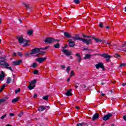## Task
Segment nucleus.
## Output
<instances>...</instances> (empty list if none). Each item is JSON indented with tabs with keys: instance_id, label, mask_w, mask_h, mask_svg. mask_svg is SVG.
<instances>
[{
	"instance_id": "1",
	"label": "nucleus",
	"mask_w": 126,
	"mask_h": 126,
	"mask_svg": "<svg viewBox=\"0 0 126 126\" xmlns=\"http://www.w3.org/2000/svg\"><path fill=\"white\" fill-rule=\"evenodd\" d=\"M49 46H46L45 48H34L32 50V52L30 54H26V57H27L28 56L29 57H30L31 55H34V54H37L38 52H40L39 53L36 54L35 55V57H39L40 55H44L45 54V52L44 51H41V50H47V49H49Z\"/></svg>"
},
{
	"instance_id": "2",
	"label": "nucleus",
	"mask_w": 126,
	"mask_h": 126,
	"mask_svg": "<svg viewBox=\"0 0 126 126\" xmlns=\"http://www.w3.org/2000/svg\"><path fill=\"white\" fill-rule=\"evenodd\" d=\"M72 39H73L74 40H75V41H77L78 40H80V41H82V42L83 43H85L86 44V45H89L90 44H91V39H84V38H81L80 37H79V35H76L75 36H71V37Z\"/></svg>"
},
{
	"instance_id": "3",
	"label": "nucleus",
	"mask_w": 126,
	"mask_h": 126,
	"mask_svg": "<svg viewBox=\"0 0 126 126\" xmlns=\"http://www.w3.org/2000/svg\"><path fill=\"white\" fill-rule=\"evenodd\" d=\"M5 60V58H4V57L0 58V65H3V66H4L5 68H7V69L12 71L11 67H9V64L4 61Z\"/></svg>"
},
{
	"instance_id": "4",
	"label": "nucleus",
	"mask_w": 126,
	"mask_h": 126,
	"mask_svg": "<svg viewBox=\"0 0 126 126\" xmlns=\"http://www.w3.org/2000/svg\"><path fill=\"white\" fill-rule=\"evenodd\" d=\"M18 41L20 44H24L23 47H26V46H29L28 43L30 42V40L24 39L23 37L20 36L18 38Z\"/></svg>"
},
{
	"instance_id": "5",
	"label": "nucleus",
	"mask_w": 126,
	"mask_h": 126,
	"mask_svg": "<svg viewBox=\"0 0 126 126\" xmlns=\"http://www.w3.org/2000/svg\"><path fill=\"white\" fill-rule=\"evenodd\" d=\"M56 41H58V40L55 39L52 37H46L44 42L45 43H49V44H51L52 43H54V42H56Z\"/></svg>"
},
{
	"instance_id": "6",
	"label": "nucleus",
	"mask_w": 126,
	"mask_h": 126,
	"mask_svg": "<svg viewBox=\"0 0 126 126\" xmlns=\"http://www.w3.org/2000/svg\"><path fill=\"white\" fill-rule=\"evenodd\" d=\"M36 82V80H34L30 83V85L28 87V88L30 90H32V89H34V87H35Z\"/></svg>"
},
{
	"instance_id": "7",
	"label": "nucleus",
	"mask_w": 126,
	"mask_h": 126,
	"mask_svg": "<svg viewBox=\"0 0 126 126\" xmlns=\"http://www.w3.org/2000/svg\"><path fill=\"white\" fill-rule=\"evenodd\" d=\"M36 62L39 63H44L45 61H47V58L46 57H41V58H38L35 59Z\"/></svg>"
},
{
	"instance_id": "8",
	"label": "nucleus",
	"mask_w": 126,
	"mask_h": 126,
	"mask_svg": "<svg viewBox=\"0 0 126 126\" xmlns=\"http://www.w3.org/2000/svg\"><path fill=\"white\" fill-rule=\"evenodd\" d=\"M116 48L117 50H119V51H126V44H124L122 46H119L117 47H114Z\"/></svg>"
},
{
	"instance_id": "9",
	"label": "nucleus",
	"mask_w": 126,
	"mask_h": 126,
	"mask_svg": "<svg viewBox=\"0 0 126 126\" xmlns=\"http://www.w3.org/2000/svg\"><path fill=\"white\" fill-rule=\"evenodd\" d=\"M62 51L63 52V53H64V55L67 56H70L71 55V51L64 49V47L63 48Z\"/></svg>"
},
{
	"instance_id": "10",
	"label": "nucleus",
	"mask_w": 126,
	"mask_h": 126,
	"mask_svg": "<svg viewBox=\"0 0 126 126\" xmlns=\"http://www.w3.org/2000/svg\"><path fill=\"white\" fill-rule=\"evenodd\" d=\"M111 117H113V114L112 113H109L107 115H104V116L102 118L103 121H108Z\"/></svg>"
},
{
	"instance_id": "11",
	"label": "nucleus",
	"mask_w": 126,
	"mask_h": 126,
	"mask_svg": "<svg viewBox=\"0 0 126 126\" xmlns=\"http://www.w3.org/2000/svg\"><path fill=\"white\" fill-rule=\"evenodd\" d=\"M101 57H102V58H104V59H107L106 61H110V58H111V56L108 55L107 54H103L100 55Z\"/></svg>"
},
{
	"instance_id": "12",
	"label": "nucleus",
	"mask_w": 126,
	"mask_h": 126,
	"mask_svg": "<svg viewBox=\"0 0 126 126\" xmlns=\"http://www.w3.org/2000/svg\"><path fill=\"white\" fill-rule=\"evenodd\" d=\"M68 42H69V47L73 48V46L75 45V43L74 41H72V40H71V39H69Z\"/></svg>"
},
{
	"instance_id": "13",
	"label": "nucleus",
	"mask_w": 126,
	"mask_h": 126,
	"mask_svg": "<svg viewBox=\"0 0 126 126\" xmlns=\"http://www.w3.org/2000/svg\"><path fill=\"white\" fill-rule=\"evenodd\" d=\"M95 67L97 69H99V68H104V65H103V63H98L95 65Z\"/></svg>"
},
{
	"instance_id": "14",
	"label": "nucleus",
	"mask_w": 126,
	"mask_h": 126,
	"mask_svg": "<svg viewBox=\"0 0 126 126\" xmlns=\"http://www.w3.org/2000/svg\"><path fill=\"white\" fill-rule=\"evenodd\" d=\"M21 63H22V61L21 60L16 61L12 62V64L13 65H19Z\"/></svg>"
},
{
	"instance_id": "15",
	"label": "nucleus",
	"mask_w": 126,
	"mask_h": 126,
	"mask_svg": "<svg viewBox=\"0 0 126 126\" xmlns=\"http://www.w3.org/2000/svg\"><path fill=\"white\" fill-rule=\"evenodd\" d=\"M1 74H0V81H2V80H3L5 75L4 74V72H3V71H1Z\"/></svg>"
},
{
	"instance_id": "16",
	"label": "nucleus",
	"mask_w": 126,
	"mask_h": 126,
	"mask_svg": "<svg viewBox=\"0 0 126 126\" xmlns=\"http://www.w3.org/2000/svg\"><path fill=\"white\" fill-rule=\"evenodd\" d=\"M46 110L45 106H40L38 108V111L39 112H43V111H45Z\"/></svg>"
},
{
	"instance_id": "17",
	"label": "nucleus",
	"mask_w": 126,
	"mask_h": 126,
	"mask_svg": "<svg viewBox=\"0 0 126 126\" xmlns=\"http://www.w3.org/2000/svg\"><path fill=\"white\" fill-rule=\"evenodd\" d=\"M98 118H99V114L95 113L93 116V120L95 121V120H97V119H98Z\"/></svg>"
},
{
	"instance_id": "18",
	"label": "nucleus",
	"mask_w": 126,
	"mask_h": 126,
	"mask_svg": "<svg viewBox=\"0 0 126 126\" xmlns=\"http://www.w3.org/2000/svg\"><path fill=\"white\" fill-rule=\"evenodd\" d=\"M76 57H78V61L80 63V62H81V60H82V59L81 58V56H80V54L79 53H77L76 54Z\"/></svg>"
},
{
	"instance_id": "19",
	"label": "nucleus",
	"mask_w": 126,
	"mask_h": 126,
	"mask_svg": "<svg viewBox=\"0 0 126 126\" xmlns=\"http://www.w3.org/2000/svg\"><path fill=\"white\" fill-rule=\"evenodd\" d=\"M65 95L66 96H71V95H72V94L71 93V90H69L67 91L65 94Z\"/></svg>"
},
{
	"instance_id": "20",
	"label": "nucleus",
	"mask_w": 126,
	"mask_h": 126,
	"mask_svg": "<svg viewBox=\"0 0 126 126\" xmlns=\"http://www.w3.org/2000/svg\"><path fill=\"white\" fill-rule=\"evenodd\" d=\"M93 39H94V40H95V42H96L97 43H102V40L98 38H95L94 37H93Z\"/></svg>"
},
{
	"instance_id": "21",
	"label": "nucleus",
	"mask_w": 126,
	"mask_h": 126,
	"mask_svg": "<svg viewBox=\"0 0 126 126\" xmlns=\"http://www.w3.org/2000/svg\"><path fill=\"white\" fill-rule=\"evenodd\" d=\"M64 36L66 38H71V36H70V34L68 32H64Z\"/></svg>"
},
{
	"instance_id": "22",
	"label": "nucleus",
	"mask_w": 126,
	"mask_h": 126,
	"mask_svg": "<svg viewBox=\"0 0 126 126\" xmlns=\"http://www.w3.org/2000/svg\"><path fill=\"white\" fill-rule=\"evenodd\" d=\"M27 34L28 35H29V36H31V35H32L33 34V30H30L27 31Z\"/></svg>"
},
{
	"instance_id": "23",
	"label": "nucleus",
	"mask_w": 126,
	"mask_h": 126,
	"mask_svg": "<svg viewBox=\"0 0 126 126\" xmlns=\"http://www.w3.org/2000/svg\"><path fill=\"white\" fill-rule=\"evenodd\" d=\"M92 56L90 54H86L84 58V60H89Z\"/></svg>"
},
{
	"instance_id": "24",
	"label": "nucleus",
	"mask_w": 126,
	"mask_h": 126,
	"mask_svg": "<svg viewBox=\"0 0 126 126\" xmlns=\"http://www.w3.org/2000/svg\"><path fill=\"white\" fill-rule=\"evenodd\" d=\"M18 101H19V97H16L12 99V103H16V102H18Z\"/></svg>"
},
{
	"instance_id": "25",
	"label": "nucleus",
	"mask_w": 126,
	"mask_h": 126,
	"mask_svg": "<svg viewBox=\"0 0 126 126\" xmlns=\"http://www.w3.org/2000/svg\"><path fill=\"white\" fill-rule=\"evenodd\" d=\"M10 82H11V78L10 77H8L7 78V81H6V83L7 84H10Z\"/></svg>"
},
{
	"instance_id": "26",
	"label": "nucleus",
	"mask_w": 126,
	"mask_h": 126,
	"mask_svg": "<svg viewBox=\"0 0 126 126\" xmlns=\"http://www.w3.org/2000/svg\"><path fill=\"white\" fill-rule=\"evenodd\" d=\"M53 47L55 48V49H60V43H57L56 44H54Z\"/></svg>"
},
{
	"instance_id": "27",
	"label": "nucleus",
	"mask_w": 126,
	"mask_h": 126,
	"mask_svg": "<svg viewBox=\"0 0 126 126\" xmlns=\"http://www.w3.org/2000/svg\"><path fill=\"white\" fill-rule=\"evenodd\" d=\"M74 75H75L74 71L71 70L70 72V77H72V76H74Z\"/></svg>"
},
{
	"instance_id": "28",
	"label": "nucleus",
	"mask_w": 126,
	"mask_h": 126,
	"mask_svg": "<svg viewBox=\"0 0 126 126\" xmlns=\"http://www.w3.org/2000/svg\"><path fill=\"white\" fill-rule=\"evenodd\" d=\"M5 86H6L5 84H4L2 86L0 90V92L3 91V90L4 89V87H5Z\"/></svg>"
},
{
	"instance_id": "29",
	"label": "nucleus",
	"mask_w": 126,
	"mask_h": 126,
	"mask_svg": "<svg viewBox=\"0 0 126 126\" xmlns=\"http://www.w3.org/2000/svg\"><path fill=\"white\" fill-rule=\"evenodd\" d=\"M115 58H117V59H120L121 58V55H119L118 53H116L114 55Z\"/></svg>"
},
{
	"instance_id": "30",
	"label": "nucleus",
	"mask_w": 126,
	"mask_h": 126,
	"mask_svg": "<svg viewBox=\"0 0 126 126\" xmlns=\"http://www.w3.org/2000/svg\"><path fill=\"white\" fill-rule=\"evenodd\" d=\"M70 71V66H68L66 68V71L68 74Z\"/></svg>"
},
{
	"instance_id": "31",
	"label": "nucleus",
	"mask_w": 126,
	"mask_h": 126,
	"mask_svg": "<svg viewBox=\"0 0 126 126\" xmlns=\"http://www.w3.org/2000/svg\"><path fill=\"white\" fill-rule=\"evenodd\" d=\"M37 63H32V67H33L34 68H35V67H36V66H37Z\"/></svg>"
},
{
	"instance_id": "32",
	"label": "nucleus",
	"mask_w": 126,
	"mask_h": 126,
	"mask_svg": "<svg viewBox=\"0 0 126 126\" xmlns=\"http://www.w3.org/2000/svg\"><path fill=\"white\" fill-rule=\"evenodd\" d=\"M49 98V96L48 95H46V96H44L42 97V99H43V100H48Z\"/></svg>"
},
{
	"instance_id": "33",
	"label": "nucleus",
	"mask_w": 126,
	"mask_h": 126,
	"mask_svg": "<svg viewBox=\"0 0 126 126\" xmlns=\"http://www.w3.org/2000/svg\"><path fill=\"white\" fill-rule=\"evenodd\" d=\"M107 45H109V48L111 49L112 47H111V46H115V44H113V43H107Z\"/></svg>"
},
{
	"instance_id": "34",
	"label": "nucleus",
	"mask_w": 126,
	"mask_h": 126,
	"mask_svg": "<svg viewBox=\"0 0 126 126\" xmlns=\"http://www.w3.org/2000/svg\"><path fill=\"white\" fill-rule=\"evenodd\" d=\"M74 1L75 3H76L77 4H78L80 3V1H79V0H74Z\"/></svg>"
},
{
	"instance_id": "35",
	"label": "nucleus",
	"mask_w": 126,
	"mask_h": 126,
	"mask_svg": "<svg viewBox=\"0 0 126 126\" xmlns=\"http://www.w3.org/2000/svg\"><path fill=\"white\" fill-rule=\"evenodd\" d=\"M20 92V89H18L15 90V94H17V93Z\"/></svg>"
},
{
	"instance_id": "36",
	"label": "nucleus",
	"mask_w": 126,
	"mask_h": 126,
	"mask_svg": "<svg viewBox=\"0 0 126 126\" xmlns=\"http://www.w3.org/2000/svg\"><path fill=\"white\" fill-rule=\"evenodd\" d=\"M38 73H39V71H38L37 70H35L33 71V74H38Z\"/></svg>"
},
{
	"instance_id": "37",
	"label": "nucleus",
	"mask_w": 126,
	"mask_h": 126,
	"mask_svg": "<svg viewBox=\"0 0 126 126\" xmlns=\"http://www.w3.org/2000/svg\"><path fill=\"white\" fill-rule=\"evenodd\" d=\"M122 66H126V63H122L120 65V67H122Z\"/></svg>"
},
{
	"instance_id": "38",
	"label": "nucleus",
	"mask_w": 126,
	"mask_h": 126,
	"mask_svg": "<svg viewBox=\"0 0 126 126\" xmlns=\"http://www.w3.org/2000/svg\"><path fill=\"white\" fill-rule=\"evenodd\" d=\"M99 26L100 28H103V23H100Z\"/></svg>"
},
{
	"instance_id": "39",
	"label": "nucleus",
	"mask_w": 126,
	"mask_h": 126,
	"mask_svg": "<svg viewBox=\"0 0 126 126\" xmlns=\"http://www.w3.org/2000/svg\"><path fill=\"white\" fill-rule=\"evenodd\" d=\"M22 115H23V112H21V113L18 115V117H19V118H21V116H22Z\"/></svg>"
},
{
	"instance_id": "40",
	"label": "nucleus",
	"mask_w": 126,
	"mask_h": 126,
	"mask_svg": "<svg viewBox=\"0 0 126 126\" xmlns=\"http://www.w3.org/2000/svg\"><path fill=\"white\" fill-rule=\"evenodd\" d=\"M5 117H6V114H5L4 115L1 117L0 119H1L2 120V119H4V118H5Z\"/></svg>"
},
{
	"instance_id": "41",
	"label": "nucleus",
	"mask_w": 126,
	"mask_h": 126,
	"mask_svg": "<svg viewBox=\"0 0 126 126\" xmlns=\"http://www.w3.org/2000/svg\"><path fill=\"white\" fill-rule=\"evenodd\" d=\"M4 102V99H0V104L1 103H3Z\"/></svg>"
},
{
	"instance_id": "42",
	"label": "nucleus",
	"mask_w": 126,
	"mask_h": 126,
	"mask_svg": "<svg viewBox=\"0 0 126 126\" xmlns=\"http://www.w3.org/2000/svg\"><path fill=\"white\" fill-rule=\"evenodd\" d=\"M25 7H26L27 8H29V5L26 4H25Z\"/></svg>"
},
{
	"instance_id": "43",
	"label": "nucleus",
	"mask_w": 126,
	"mask_h": 126,
	"mask_svg": "<svg viewBox=\"0 0 126 126\" xmlns=\"http://www.w3.org/2000/svg\"><path fill=\"white\" fill-rule=\"evenodd\" d=\"M61 68H65V65H63L61 66Z\"/></svg>"
},
{
	"instance_id": "44",
	"label": "nucleus",
	"mask_w": 126,
	"mask_h": 126,
	"mask_svg": "<svg viewBox=\"0 0 126 126\" xmlns=\"http://www.w3.org/2000/svg\"><path fill=\"white\" fill-rule=\"evenodd\" d=\"M83 36L84 37L90 38V36H86V35H83Z\"/></svg>"
},
{
	"instance_id": "45",
	"label": "nucleus",
	"mask_w": 126,
	"mask_h": 126,
	"mask_svg": "<svg viewBox=\"0 0 126 126\" xmlns=\"http://www.w3.org/2000/svg\"><path fill=\"white\" fill-rule=\"evenodd\" d=\"M123 119L125 121H126V115L123 116Z\"/></svg>"
},
{
	"instance_id": "46",
	"label": "nucleus",
	"mask_w": 126,
	"mask_h": 126,
	"mask_svg": "<svg viewBox=\"0 0 126 126\" xmlns=\"http://www.w3.org/2000/svg\"><path fill=\"white\" fill-rule=\"evenodd\" d=\"M33 98H37V94H35L33 95Z\"/></svg>"
},
{
	"instance_id": "47",
	"label": "nucleus",
	"mask_w": 126,
	"mask_h": 126,
	"mask_svg": "<svg viewBox=\"0 0 126 126\" xmlns=\"http://www.w3.org/2000/svg\"><path fill=\"white\" fill-rule=\"evenodd\" d=\"M18 55L20 56V57H22V53L21 52H19Z\"/></svg>"
},
{
	"instance_id": "48",
	"label": "nucleus",
	"mask_w": 126,
	"mask_h": 126,
	"mask_svg": "<svg viewBox=\"0 0 126 126\" xmlns=\"http://www.w3.org/2000/svg\"><path fill=\"white\" fill-rule=\"evenodd\" d=\"M122 85H123V86H126V83H123L122 84Z\"/></svg>"
},
{
	"instance_id": "49",
	"label": "nucleus",
	"mask_w": 126,
	"mask_h": 126,
	"mask_svg": "<svg viewBox=\"0 0 126 126\" xmlns=\"http://www.w3.org/2000/svg\"><path fill=\"white\" fill-rule=\"evenodd\" d=\"M10 116H14V114H13V113H10Z\"/></svg>"
},
{
	"instance_id": "50",
	"label": "nucleus",
	"mask_w": 126,
	"mask_h": 126,
	"mask_svg": "<svg viewBox=\"0 0 126 126\" xmlns=\"http://www.w3.org/2000/svg\"><path fill=\"white\" fill-rule=\"evenodd\" d=\"M70 80V78H68L67 79V81L68 82H69Z\"/></svg>"
},
{
	"instance_id": "51",
	"label": "nucleus",
	"mask_w": 126,
	"mask_h": 126,
	"mask_svg": "<svg viewBox=\"0 0 126 126\" xmlns=\"http://www.w3.org/2000/svg\"><path fill=\"white\" fill-rule=\"evenodd\" d=\"M19 21L20 22V23H22V20H21V19H19Z\"/></svg>"
},
{
	"instance_id": "52",
	"label": "nucleus",
	"mask_w": 126,
	"mask_h": 126,
	"mask_svg": "<svg viewBox=\"0 0 126 126\" xmlns=\"http://www.w3.org/2000/svg\"><path fill=\"white\" fill-rule=\"evenodd\" d=\"M76 109H77V110H79V107L76 106Z\"/></svg>"
},
{
	"instance_id": "53",
	"label": "nucleus",
	"mask_w": 126,
	"mask_h": 126,
	"mask_svg": "<svg viewBox=\"0 0 126 126\" xmlns=\"http://www.w3.org/2000/svg\"><path fill=\"white\" fill-rule=\"evenodd\" d=\"M106 28L107 29H110V27H109V26L106 27Z\"/></svg>"
},
{
	"instance_id": "54",
	"label": "nucleus",
	"mask_w": 126,
	"mask_h": 126,
	"mask_svg": "<svg viewBox=\"0 0 126 126\" xmlns=\"http://www.w3.org/2000/svg\"><path fill=\"white\" fill-rule=\"evenodd\" d=\"M75 88L76 89H77V88H78V86H75Z\"/></svg>"
},
{
	"instance_id": "55",
	"label": "nucleus",
	"mask_w": 126,
	"mask_h": 126,
	"mask_svg": "<svg viewBox=\"0 0 126 126\" xmlns=\"http://www.w3.org/2000/svg\"><path fill=\"white\" fill-rule=\"evenodd\" d=\"M13 56H16V53H14V54H13Z\"/></svg>"
},
{
	"instance_id": "56",
	"label": "nucleus",
	"mask_w": 126,
	"mask_h": 126,
	"mask_svg": "<svg viewBox=\"0 0 126 126\" xmlns=\"http://www.w3.org/2000/svg\"><path fill=\"white\" fill-rule=\"evenodd\" d=\"M101 96H105V94H101Z\"/></svg>"
},
{
	"instance_id": "57",
	"label": "nucleus",
	"mask_w": 126,
	"mask_h": 126,
	"mask_svg": "<svg viewBox=\"0 0 126 126\" xmlns=\"http://www.w3.org/2000/svg\"><path fill=\"white\" fill-rule=\"evenodd\" d=\"M6 126H11V125H6Z\"/></svg>"
},
{
	"instance_id": "58",
	"label": "nucleus",
	"mask_w": 126,
	"mask_h": 126,
	"mask_svg": "<svg viewBox=\"0 0 126 126\" xmlns=\"http://www.w3.org/2000/svg\"><path fill=\"white\" fill-rule=\"evenodd\" d=\"M63 48H64V49H65V48H66V46H65V47H63Z\"/></svg>"
},
{
	"instance_id": "59",
	"label": "nucleus",
	"mask_w": 126,
	"mask_h": 126,
	"mask_svg": "<svg viewBox=\"0 0 126 126\" xmlns=\"http://www.w3.org/2000/svg\"><path fill=\"white\" fill-rule=\"evenodd\" d=\"M125 11L126 12V7L125 8Z\"/></svg>"
},
{
	"instance_id": "60",
	"label": "nucleus",
	"mask_w": 126,
	"mask_h": 126,
	"mask_svg": "<svg viewBox=\"0 0 126 126\" xmlns=\"http://www.w3.org/2000/svg\"><path fill=\"white\" fill-rule=\"evenodd\" d=\"M1 23V20H0V24Z\"/></svg>"
},
{
	"instance_id": "61",
	"label": "nucleus",
	"mask_w": 126,
	"mask_h": 126,
	"mask_svg": "<svg viewBox=\"0 0 126 126\" xmlns=\"http://www.w3.org/2000/svg\"><path fill=\"white\" fill-rule=\"evenodd\" d=\"M84 88H86V86H84Z\"/></svg>"
},
{
	"instance_id": "62",
	"label": "nucleus",
	"mask_w": 126,
	"mask_h": 126,
	"mask_svg": "<svg viewBox=\"0 0 126 126\" xmlns=\"http://www.w3.org/2000/svg\"><path fill=\"white\" fill-rule=\"evenodd\" d=\"M0 42H1V39H0Z\"/></svg>"
},
{
	"instance_id": "63",
	"label": "nucleus",
	"mask_w": 126,
	"mask_h": 126,
	"mask_svg": "<svg viewBox=\"0 0 126 126\" xmlns=\"http://www.w3.org/2000/svg\"><path fill=\"white\" fill-rule=\"evenodd\" d=\"M84 50H87V48H85Z\"/></svg>"
},
{
	"instance_id": "64",
	"label": "nucleus",
	"mask_w": 126,
	"mask_h": 126,
	"mask_svg": "<svg viewBox=\"0 0 126 126\" xmlns=\"http://www.w3.org/2000/svg\"><path fill=\"white\" fill-rule=\"evenodd\" d=\"M70 58H71V59H72V57L71 56L70 57Z\"/></svg>"
}]
</instances>
